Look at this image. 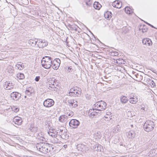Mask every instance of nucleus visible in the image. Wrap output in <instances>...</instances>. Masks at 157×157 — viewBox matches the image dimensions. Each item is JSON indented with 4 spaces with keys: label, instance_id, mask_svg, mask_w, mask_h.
Here are the masks:
<instances>
[{
    "label": "nucleus",
    "instance_id": "8",
    "mask_svg": "<svg viewBox=\"0 0 157 157\" xmlns=\"http://www.w3.org/2000/svg\"><path fill=\"white\" fill-rule=\"evenodd\" d=\"M37 45L40 48H43V47H45L48 44V42L47 41L44 40H37Z\"/></svg>",
    "mask_w": 157,
    "mask_h": 157
},
{
    "label": "nucleus",
    "instance_id": "52",
    "mask_svg": "<svg viewBox=\"0 0 157 157\" xmlns=\"http://www.w3.org/2000/svg\"><path fill=\"white\" fill-rule=\"evenodd\" d=\"M131 112V111H128V113H130Z\"/></svg>",
    "mask_w": 157,
    "mask_h": 157
},
{
    "label": "nucleus",
    "instance_id": "58",
    "mask_svg": "<svg viewBox=\"0 0 157 157\" xmlns=\"http://www.w3.org/2000/svg\"><path fill=\"white\" fill-rule=\"evenodd\" d=\"M25 98H26V96H25Z\"/></svg>",
    "mask_w": 157,
    "mask_h": 157
},
{
    "label": "nucleus",
    "instance_id": "48",
    "mask_svg": "<svg viewBox=\"0 0 157 157\" xmlns=\"http://www.w3.org/2000/svg\"><path fill=\"white\" fill-rule=\"evenodd\" d=\"M40 77L39 76H36L35 78H39Z\"/></svg>",
    "mask_w": 157,
    "mask_h": 157
},
{
    "label": "nucleus",
    "instance_id": "32",
    "mask_svg": "<svg viewBox=\"0 0 157 157\" xmlns=\"http://www.w3.org/2000/svg\"><path fill=\"white\" fill-rule=\"evenodd\" d=\"M66 71L67 72H70L72 71L73 69L70 66L69 67H65Z\"/></svg>",
    "mask_w": 157,
    "mask_h": 157
},
{
    "label": "nucleus",
    "instance_id": "49",
    "mask_svg": "<svg viewBox=\"0 0 157 157\" xmlns=\"http://www.w3.org/2000/svg\"><path fill=\"white\" fill-rule=\"evenodd\" d=\"M35 81L36 82H38L39 81V79H35Z\"/></svg>",
    "mask_w": 157,
    "mask_h": 157
},
{
    "label": "nucleus",
    "instance_id": "33",
    "mask_svg": "<svg viewBox=\"0 0 157 157\" xmlns=\"http://www.w3.org/2000/svg\"><path fill=\"white\" fill-rule=\"evenodd\" d=\"M68 103L71 106H73L74 103L77 102V101L75 100H69L68 101Z\"/></svg>",
    "mask_w": 157,
    "mask_h": 157
},
{
    "label": "nucleus",
    "instance_id": "51",
    "mask_svg": "<svg viewBox=\"0 0 157 157\" xmlns=\"http://www.w3.org/2000/svg\"><path fill=\"white\" fill-rule=\"evenodd\" d=\"M64 146L65 148H66V147H67V146L66 145H64Z\"/></svg>",
    "mask_w": 157,
    "mask_h": 157
},
{
    "label": "nucleus",
    "instance_id": "12",
    "mask_svg": "<svg viewBox=\"0 0 157 157\" xmlns=\"http://www.w3.org/2000/svg\"><path fill=\"white\" fill-rule=\"evenodd\" d=\"M129 100L130 103L133 104L136 103L138 101L137 97L136 96L133 95L132 94H130L129 96Z\"/></svg>",
    "mask_w": 157,
    "mask_h": 157
},
{
    "label": "nucleus",
    "instance_id": "21",
    "mask_svg": "<svg viewBox=\"0 0 157 157\" xmlns=\"http://www.w3.org/2000/svg\"><path fill=\"white\" fill-rule=\"evenodd\" d=\"M112 14L110 11H107L104 14V17L105 18L107 19H110L112 17Z\"/></svg>",
    "mask_w": 157,
    "mask_h": 157
},
{
    "label": "nucleus",
    "instance_id": "2",
    "mask_svg": "<svg viewBox=\"0 0 157 157\" xmlns=\"http://www.w3.org/2000/svg\"><path fill=\"white\" fill-rule=\"evenodd\" d=\"M155 126L154 123L153 121L148 120L147 121L144 123L143 128L145 131L149 132L153 129Z\"/></svg>",
    "mask_w": 157,
    "mask_h": 157
},
{
    "label": "nucleus",
    "instance_id": "45",
    "mask_svg": "<svg viewBox=\"0 0 157 157\" xmlns=\"http://www.w3.org/2000/svg\"><path fill=\"white\" fill-rule=\"evenodd\" d=\"M54 140L55 141H54V143H57L58 142V140L56 138V140L54 139Z\"/></svg>",
    "mask_w": 157,
    "mask_h": 157
},
{
    "label": "nucleus",
    "instance_id": "39",
    "mask_svg": "<svg viewBox=\"0 0 157 157\" xmlns=\"http://www.w3.org/2000/svg\"><path fill=\"white\" fill-rule=\"evenodd\" d=\"M151 82H150L151 83H149V84L151 85V86L152 87H154L155 86V84L154 82L153 81H151Z\"/></svg>",
    "mask_w": 157,
    "mask_h": 157
},
{
    "label": "nucleus",
    "instance_id": "18",
    "mask_svg": "<svg viewBox=\"0 0 157 157\" xmlns=\"http://www.w3.org/2000/svg\"><path fill=\"white\" fill-rule=\"evenodd\" d=\"M126 134L128 138L131 139L134 138L135 136L134 132L132 130L127 132Z\"/></svg>",
    "mask_w": 157,
    "mask_h": 157
},
{
    "label": "nucleus",
    "instance_id": "42",
    "mask_svg": "<svg viewBox=\"0 0 157 157\" xmlns=\"http://www.w3.org/2000/svg\"><path fill=\"white\" fill-rule=\"evenodd\" d=\"M147 28H142V31L143 33H145L147 32Z\"/></svg>",
    "mask_w": 157,
    "mask_h": 157
},
{
    "label": "nucleus",
    "instance_id": "1",
    "mask_svg": "<svg viewBox=\"0 0 157 157\" xmlns=\"http://www.w3.org/2000/svg\"><path fill=\"white\" fill-rule=\"evenodd\" d=\"M48 143L41 142L37 143L36 145L37 149L41 152L46 154L50 152L51 149L53 150L54 148L49 146Z\"/></svg>",
    "mask_w": 157,
    "mask_h": 157
},
{
    "label": "nucleus",
    "instance_id": "26",
    "mask_svg": "<svg viewBox=\"0 0 157 157\" xmlns=\"http://www.w3.org/2000/svg\"><path fill=\"white\" fill-rule=\"evenodd\" d=\"M128 101V99L125 96H122L121 98V101L122 103H125Z\"/></svg>",
    "mask_w": 157,
    "mask_h": 157
},
{
    "label": "nucleus",
    "instance_id": "11",
    "mask_svg": "<svg viewBox=\"0 0 157 157\" xmlns=\"http://www.w3.org/2000/svg\"><path fill=\"white\" fill-rule=\"evenodd\" d=\"M52 63V62H50V61L47 62L44 60L41 61V64L43 67L46 69L49 68L51 67Z\"/></svg>",
    "mask_w": 157,
    "mask_h": 157
},
{
    "label": "nucleus",
    "instance_id": "35",
    "mask_svg": "<svg viewBox=\"0 0 157 157\" xmlns=\"http://www.w3.org/2000/svg\"><path fill=\"white\" fill-rule=\"evenodd\" d=\"M77 87H73L72 88H71L70 90V93H75V92L74 91H76L77 89Z\"/></svg>",
    "mask_w": 157,
    "mask_h": 157
},
{
    "label": "nucleus",
    "instance_id": "40",
    "mask_svg": "<svg viewBox=\"0 0 157 157\" xmlns=\"http://www.w3.org/2000/svg\"><path fill=\"white\" fill-rule=\"evenodd\" d=\"M68 95L71 97H75V93H70V92H69L68 93Z\"/></svg>",
    "mask_w": 157,
    "mask_h": 157
},
{
    "label": "nucleus",
    "instance_id": "7",
    "mask_svg": "<svg viewBox=\"0 0 157 157\" xmlns=\"http://www.w3.org/2000/svg\"><path fill=\"white\" fill-rule=\"evenodd\" d=\"M79 121L76 119H72L69 122V125L71 128H76L79 126Z\"/></svg>",
    "mask_w": 157,
    "mask_h": 157
},
{
    "label": "nucleus",
    "instance_id": "37",
    "mask_svg": "<svg viewBox=\"0 0 157 157\" xmlns=\"http://www.w3.org/2000/svg\"><path fill=\"white\" fill-rule=\"evenodd\" d=\"M86 5L88 6H91L92 4V0H89L88 2H86Z\"/></svg>",
    "mask_w": 157,
    "mask_h": 157
},
{
    "label": "nucleus",
    "instance_id": "34",
    "mask_svg": "<svg viewBox=\"0 0 157 157\" xmlns=\"http://www.w3.org/2000/svg\"><path fill=\"white\" fill-rule=\"evenodd\" d=\"M140 145H143L145 143L144 138V137H141L139 141Z\"/></svg>",
    "mask_w": 157,
    "mask_h": 157
},
{
    "label": "nucleus",
    "instance_id": "43",
    "mask_svg": "<svg viewBox=\"0 0 157 157\" xmlns=\"http://www.w3.org/2000/svg\"><path fill=\"white\" fill-rule=\"evenodd\" d=\"M112 54L114 53L113 55L114 56H117L118 55V53L117 52H113L111 53Z\"/></svg>",
    "mask_w": 157,
    "mask_h": 157
},
{
    "label": "nucleus",
    "instance_id": "60",
    "mask_svg": "<svg viewBox=\"0 0 157 157\" xmlns=\"http://www.w3.org/2000/svg\"><path fill=\"white\" fill-rule=\"evenodd\" d=\"M145 84H146V83H144Z\"/></svg>",
    "mask_w": 157,
    "mask_h": 157
},
{
    "label": "nucleus",
    "instance_id": "57",
    "mask_svg": "<svg viewBox=\"0 0 157 157\" xmlns=\"http://www.w3.org/2000/svg\"><path fill=\"white\" fill-rule=\"evenodd\" d=\"M105 78H106V79L107 78H106V77H105Z\"/></svg>",
    "mask_w": 157,
    "mask_h": 157
},
{
    "label": "nucleus",
    "instance_id": "41",
    "mask_svg": "<svg viewBox=\"0 0 157 157\" xmlns=\"http://www.w3.org/2000/svg\"><path fill=\"white\" fill-rule=\"evenodd\" d=\"M34 126L33 125L31 124L30 125L29 129L30 131L31 132L32 131V130L33 128V127H34Z\"/></svg>",
    "mask_w": 157,
    "mask_h": 157
},
{
    "label": "nucleus",
    "instance_id": "44",
    "mask_svg": "<svg viewBox=\"0 0 157 157\" xmlns=\"http://www.w3.org/2000/svg\"><path fill=\"white\" fill-rule=\"evenodd\" d=\"M144 22H145V23H146L148 25H149L150 26H151V27H152V28H155L154 27L153 25H151V24H149V23H147V22H145V21H144Z\"/></svg>",
    "mask_w": 157,
    "mask_h": 157
},
{
    "label": "nucleus",
    "instance_id": "47",
    "mask_svg": "<svg viewBox=\"0 0 157 157\" xmlns=\"http://www.w3.org/2000/svg\"><path fill=\"white\" fill-rule=\"evenodd\" d=\"M73 115V114L69 113V114H68V116H72Z\"/></svg>",
    "mask_w": 157,
    "mask_h": 157
},
{
    "label": "nucleus",
    "instance_id": "10",
    "mask_svg": "<svg viewBox=\"0 0 157 157\" xmlns=\"http://www.w3.org/2000/svg\"><path fill=\"white\" fill-rule=\"evenodd\" d=\"M4 88L7 90H10L13 87V84L10 83V81H6L4 85Z\"/></svg>",
    "mask_w": 157,
    "mask_h": 157
},
{
    "label": "nucleus",
    "instance_id": "31",
    "mask_svg": "<svg viewBox=\"0 0 157 157\" xmlns=\"http://www.w3.org/2000/svg\"><path fill=\"white\" fill-rule=\"evenodd\" d=\"M17 77L19 78H24L25 76L23 74L20 73H18L17 75Z\"/></svg>",
    "mask_w": 157,
    "mask_h": 157
},
{
    "label": "nucleus",
    "instance_id": "28",
    "mask_svg": "<svg viewBox=\"0 0 157 157\" xmlns=\"http://www.w3.org/2000/svg\"><path fill=\"white\" fill-rule=\"evenodd\" d=\"M140 108L141 110V111L143 112L146 111L147 109V107L146 105L144 104L141 105Z\"/></svg>",
    "mask_w": 157,
    "mask_h": 157
},
{
    "label": "nucleus",
    "instance_id": "55",
    "mask_svg": "<svg viewBox=\"0 0 157 157\" xmlns=\"http://www.w3.org/2000/svg\"><path fill=\"white\" fill-rule=\"evenodd\" d=\"M76 91H77H77H75V94L76 93Z\"/></svg>",
    "mask_w": 157,
    "mask_h": 157
},
{
    "label": "nucleus",
    "instance_id": "16",
    "mask_svg": "<svg viewBox=\"0 0 157 157\" xmlns=\"http://www.w3.org/2000/svg\"><path fill=\"white\" fill-rule=\"evenodd\" d=\"M142 43L144 44H145L148 46L151 45V40L149 39H144L142 40Z\"/></svg>",
    "mask_w": 157,
    "mask_h": 157
},
{
    "label": "nucleus",
    "instance_id": "15",
    "mask_svg": "<svg viewBox=\"0 0 157 157\" xmlns=\"http://www.w3.org/2000/svg\"><path fill=\"white\" fill-rule=\"evenodd\" d=\"M16 69L21 70L25 68V65L23 63L20 62L17 63L16 65Z\"/></svg>",
    "mask_w": 157,
    "mask_h": 157
},
{
    "label": "nucleus",
    "instance_id": "46",
    "mask_svg": "<svg viewBox=\"0 0 157 157\" xmlns=\"http://www.w3.org/2000/svg\"><path fill=\"white\" fill-rule=\"evenodd\" d=\"M77 106H78V105H77V104H76L75 103H74V107H76Z\"/></svg>",
    "mask_w": 157,
    "mask_h": 157
},
{
    "label": "nucleus",
    "instance_id": "6",
    "mask_svg": "<svg viewBox=\"0 0 157 157\" xmlns=\"http://www.w3.org/2000/svg\"><path fill=\"white\" fill-rule=\"evenodd\" d=\"M55 102L51 99H47L43 102V105L46 107H50L52 106L54 104Z\"/></svg>",
    "mask_w": 157,
    "mask_h": 157
},
{
    "label": "nucleus",
    "instance_id": "13",
    "mask_svg": "<svg viewBox=\"0 0 157 157\" xmlns=\"http://www.w3.org/2000/svg\"><path fill=\"white\" fill-rule=\"evenodd\" d=\"M13 121L14 122L15 124L19 125L21 124L22 121L21 117L17 116L13 118Z\"/></svg>",
    "mask_w": 157,
    "mask_h": 157
},
{
    "label": "nucleus",
    "instance_id": "27",
    "mask_svg": "<svg viewBox=\"0 0 157 157\" xmlns=\"http://www.w3.org/2000/svg\"><path fill=\"white\" fill-rule=\"evenodd\" d=\"M52 132L49 131L48 132V134L53 138L56 137V134L54 132V131L52 130Z\"/></svg>",
    "mask_w": 157,
    "mask_h": 157
},
{
    "label": "nucleus",
    "instance_id": "22",
    "mask_svg": "<svg viewBox=\"0 0 157 157\" xmlns=\"http://www.w3.org/2000/svg\"><path fill=\"white\" fill-rule=\"evenodd\" d=\"M125 11L128 14H131L133 12V10L129 7H126L125 8Z\"/></svg>",
    "mask_w": 157,
    "mask_h": 157
},
{
    "label": "nucleus",
    "instance_id": "25",
    "mask_svg": "<svg viewBox=\"0 0 157 157\" xmlns=\"http://www.w3.org/2000/svg\"><path fill=\"white\" fill-rule=\"evenodd\" d=\"M120 127L119 125H118L114 128L113 132L115 133H117L120 130Z\"/></svg>",
    "mask_w": 157,
    "mask_h": 157
},
{
    "label": "nucleus",
    "instance_id": "17",
    "mask_svg": "<svg viewBox=\"0 0 157 157\" xmlns=\"http://www.w3.org/2000/svg\"><path fill=\"white\" fill-rule=\"evenodd\" d=\"M33 92V88L30 87H28L26 88L25 90V94L28 95H30Z\"/></svg>",
    "mask_w": 157,
    "mask_h": 157
},
{
    "label": "nucleus",
    "instance_id": "3",
    "mask_svg": "<svg viewBox=\"0 0 157 157\" xmlns=\"http://www.w3.org/2000/svg\"><path fill=\"white\" fill-rule=\"evenodd\" d=\"M106 106V103L103 101L97 102L94 105V108L96 111H98V109H100L101 111L104 110L105 109Z\"/></svg>",
    "mask_w": 157,
    "mask_h": 157
},
{
    "label": "nucleus",
    "instance_id": "23",
    "mask_svg": "<svg viewBox=\"0 0 157 157\" xmlns=\"http://www.w3.org/2000/svg\"><path fill=\"white\" fill-rule=\"evenodd\" d=\"M37 43V41L33 39H30L28 41L29 44L33 46H35Z\"/></svg>",
    "mask_w": 157,
    "mask_h": 157
},
{
    "label": "nucleus",
    "instance_id": "59",
    "mask_svg": "<svg viewBox=\"0 0 157 157\" xmlns=\"http://www.w3.org/2000/svg\"><path fill=\"white\" fill-rule=\"evenodd\" d=\"M105 118H107V117H105Z\"/></svg>",
    "mask_w": 157,
    "mask_h": 157
},
{
    "label": "nucleus",
    "instance_id": "53",
    "mask_svg": "<svg viewBox=\"0 0 157 157\" xmlns=\"http://www.w3.org/2000/svg\"><path fill=\"white\" fill-rule=\"evenodd\" d=\"M155 151V150H154V149H153V150H152V152H153V151Z\"/></svg>",
    "mask_w": 157,
    "mask_h": 157
},
{
    "label": "nucleus",
    "instance_id": "14",
    "mask_svg": "<svg viewBox=\"0 0 157 157\" xmlns=\"http://www.w3.org/2000/svg\"><path fill=\"white\" fill-rule=\"evenodd\" d=\"M121 3L118 1H114L112 4V5L114 7L117 8H120L121 6Z\"/></svg>",
    "mask_w": 157,
    "mask_h": 157
},
{
    "label": "nucleus",
    "instance_id": "9",
    "mask_svg": "<svg viewBox=\"0 0 157 157\" xmlns=\"http://www.w3.org/2000/svg\"><path fill=\"white\" fill-rule=\"evenodd\" d=\"M21 95L19 93L14 92L11 93L10 94L11 98L13 100L17 101L21 97Z\"/></svg>",
    "mask_w": 157,
    "mask_h": 157
},
{
    "label": "nucleus",
    "instance_id": "5",
    "mask_svg": "<svg viewBox=\"0 0 157 157\" xmlns=\"http://www.w3.org/2000/svg\"><path fill=\"white\" fill-rule=\"evenodd\" d=\"M60 63V60L58 58H56L52 61L51 64L52 68L55 70L58 69Z\"/></svg>",
    "mask_w": 157,
    "mask_h": 157
},
{
    "label": "nucleus",
    "instance_id": "30",
    "mask_svg": "<svg viewBox=\"0 0 157 157\" xmlns=\"http://www.w3.org/2000/svg\"><path fill=\"white\" fill-rule=\"evenodd\" d=\"M78 91H76L75 93V97H79L81 94V90L79 88H77V89Z\"/></svg>",
    "mask_w": 157,
    "mask_h": 157
},
{
    "label": "nucleus",
    "instance_id": "54",
    "mask_svg": "<svg viewBox=\"0 0 157 157\" xmlns=\"http://www.w3.org/2000/svg\"><path fill=\"white\" fill-rule=\"evenodd\" d=\"M99 78H101V79L103 78V77H100Z\"/></svg>",
    "mask_w": 157,
    "mask_h": 157
},
{
    "label": "nucleus",
    "instance_id": "38",
    "mask_svg": "<svg viewBox=\"0 0 157 157\" xmlns=\"http://www.w3.org/2000/svg\"><path fill=\"white\" fill-rule=\"evenodd\" d=\"M37 127L36 126H35L33 127V128L31 132H37Z\"/></svg>",
    "mask_w": 157,
    "mask_h": 157
},
{
    "label": "nucleus",
    "instance_id": "56",
    "mask_svg": "<svg viewBox=\"0 0 157 157\" xmlns=\"http://www.w3.org/2000/svg\"><path fill=\"white\" fill-rule=\"evenodd\" d=\"M62 131H63V130H60V131H61V132Z\"/></svg>",
    "mask_w": 157,
    "mask_h": 157
},
{
    "label": "nucleus",
    "instance_id": "29",
    "mask_svg": "<svg viewBox=\"0 0 157 157\" xmlns=\"http://www.w3.org/2000/svg\"><path fill=\"white\" fill-rule=\"evenodd\" d=\"M11 109L13 111H14V112L15 113L17 112L19 110V108L16 106H13Z\"/></svg>",
    "mask_w": 157,
    "mask_h": 157
},
{
    "label": "nucleus",
    "instance_id": "36",
    "mask_svg": "<svg viewBox=\"0 0 157 157\" xmlns=\"http://www.w3.org/2000/svg\"><path fill=\"white\" fill-rule=\"evenodd\" d=\"M111 82L110 80L108 81H105L103 79H102V82H101L100 83L103 84H107L108 83H110Z\"/></svg>",
    "mask_w": 157,
    "mask_h": 157
},
{
    "label": "nucleus",
    "instance_id": "4",
    "mask_svg": "<svg viewBox=\"0 0 157 157\" xmlns=\"http://www.w3.org/2000/svg\"><path fill=\"white\" fill-rule=\"evenodd\" d=\"M95 109H90L88 112V115L90 118H95L101 115V112L100 109H98L97 112L95 111Z\"/></svg>",
    "mask_w": 157,
    "mask_h": 157
},
{
    "label": "nucleus",
    "instance_id": "19",
    "mask_svg": "<svg viewBox=\"0 0 157 157\" xmlns=\"http://www.w3.org/2000/svg\"><path fill=\"white\" fill-rule=\"evenodd\" d=\"M94 7L97 10H99L101 7V5L98 2H95L93 4Z\"/></svg>",
    "mask_w": 157,
    "mask_h": 157
},
{
    "label": "nucleus",
    "instance_id": "20",
    "mask_svg": "<svg viewBox=\"0 0 157 157\" xmlns=\"http://www.w3.org/2000/svg\"><path fill=\"white\" fill-rule=\"evenodd\" d=\"M67 117L65 115L61 116L59 118V121L60 122H63L67 121Z\"/></svg>",
    "mask_w": 157,
    "mask_h": 157
},
{
    "label": "nucleus",
    "instance_id": "50",
    "mask_svg": "<svg viewBox=\"0 0 157 157\" xmlns=\"http://www.w3.org/2000/svg\"><path fill=\"white\" fill-rule=\"evenodd\" d=\"M80 144H78V145H77V147H79L80 146Z\"/></svg>",
    "mask_w": 157,
    "mask_h": 157
},
{
    "label": "nucleus",
    "instance_id": "24",
    "mask_svg": "<svg viewBox=\"0 0 157 157\" xmlns=\"http://www.w3.org/2000/svg\"><path fill=\"white\" fill-rule=\"evenodd\" d=\"M42 60H44V61H45L47 62H48L49 61H50V62H52V59L50 57L45 56L43 58Z\"/></svg>",
    "mask_w": 157,
    "mask_h": 157
}]
</instances>
